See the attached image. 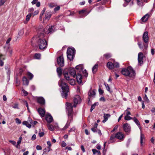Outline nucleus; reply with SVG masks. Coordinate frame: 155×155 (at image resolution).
<instances>
[{"label":"nucleus","instance_id":"f257e3e1","mask_svg":"<svg viewBox=\"0 0 155 155\" xmlns=\"http://www.w3.org/2000/svg\"><path fill=\"white\" fill-rule=\"evenodd\" d=\"M54 27V26L47 27L45 29L44 31H43L42 33H41L40 31L41 30H39L38 31V34H41L38 35L39 39L38 41L39 47L40 49H45L46 48L47 45L46 40L44 38L41 39V38L44 36V32L46 34L52 33L55 31Z\"/></svg>","mask_w":155,"mask_h":155},{"label":"nucleus","instance_id":"f03ea898","mask_svg":"<svg viewBox=\"0 0 155 155\" xmlns=\"http://www.w3.org/2000/svg\"><path fill=\"white\" fill-rule=\"evenodd\" d=\"M81 101V99L79 95H77L74 97V104L73 105L72 103H67L66 104V108L68 111V115L69 119H72L73 114V112L72 108L73 107H75L76 105L78 103H79Z\"/></svg>","mask_w":155,"mask_h":155},{"label":"nucleus","instance_id":"7ed1b4c3","mask_svg":"<svg viewBox=\"0 0 155 155\" xmlns=\"http://www.w3.org/2000/svg\"><path fill=\"white\" fill-rule=\"evenodd\" d=\"M76 69L77 71L78 72L76 76V79L78 84H82V76L81 74H83L84 75L85 77H87L88 76V73L86 70L84 69V68L83 65L80 64L77 66L76 67Z\"/></svg>","mask_w":155,"mask_h":155},{"label":"nucleus","instance_id":"20e7f679","mask_svg":"<svg viewBox=\"0 0 155 155\" xmlns=\"http://www.w3.org/2000/svg\"><path fill=\"white\" fill-rule=\"evenodd\" d=\"M58 84L61 87L63 91L61 95L63 97L66 98L68 96V93L69 91L68 86L64 82V79H61L59 81Z\"/></svg>","mask_w":155,"mask_h":155},{"label":"nucleus","instance_id":"39448f33","mask_svg":"<svg viewBox=\"0 0 155 155\" xmlns=\"http://www.w3.org/2000/svg\"><path fill=\"white\" fill-rule=\"evenodd\" d=\"M121 73L123 75L131 78H134L136 75L135 71L130 66L126 68H123Z\"/></svg>","mask_w":155,"mask_h":155},{"label":"nucleus","instance_id":"423d86ee","mask_svg":"<svg viewBox=\"0 0 155 155\" xmlns=\"http://www.w3.org/2000/svg\"><path fill=\"white\" fill-rule=\"evenodd\" d=\"M75 49L73 47L68 48L67 52L68 58L70 61L73 60L75 53Z\"/></svg>","mask_w":155,"mask_h":155},{"label":"nucleus","instance_id":"0eeeda50","mask_svg":"<svg viewBox=\"0 0 155 155\" xmlns=\"http://www.w3.org/2000/svg\"><path fill=\"white\" fill-rule=\"evenodd\" d=\"M143 41L145 43L144 45V48L145 49H147L148 46L149 41L148 33L147 31H145L143 33Z\"/></svg>","mask_w":155,"mask_h":155},{"label":"nucleus","instance_id":"6e6552de","mask_svg":"<svg viewBox=\"0 0 155 155\" xmlns=\"http://www.w3.org/2000/svg\"><path fill=\"white\" fill-rule=\"evenodd\" d=\"M51 16V13L50 12H46L45 14V17L43 19V22L46 23L50 19Z\"/></svg>","mask_w":155,"mask_h":155},{"label":"nucleus","instance_id":"1a4fd4ad","mask_svg":"<svg viewBox=\"0 0 155 155\" xmlns=\"http://www.w3.org/2000/svg\"><path fill=\"white\" fill-rule=\"evenodd\" d=\"M123 129L127 134H128L130 131V125L127 123L124 124L123 125Z\"/></svg>","mask_w":155,"mask_h":155},{"label":"nucleus","instance_id":"9d476101","mask_svg":"<svg viewBox=\"0 0 155 155\" xmlns=\"http://www.w3.org/2000/svg\"><path fill=\"white\" fill-rule=\"evenodd\" d=\"M57 61L58 64L59 66L61 67H63L64 66V61L62 55L60 56L57 58Z\"/></svg>","mask_w":155,"mask_h":155},{"label":"nucleus","instance_id":"9b49d317","mask_svg":"<svg viewBox=\"0 0 155 155\" xmlns=\"http://www.w3.org/2000/svg\"><path fill=\"white\" fill-rule=\"evenodd\" d=\"M47 126L48 129L51 131H53L55 129H57L58 127V125L57 123L55 124V125L54 126L51 124L49 123L47 124Z\"/></svg>","mask_w":155,"mask_h":155},{"label":"nucleus","instance_id":"f8f14e48","mask_svg":"<svg viewBox=\"0 0 155 155\" xmlns=\"http://www.w3.org/2000/svg\"><path fill=\"white\" fill-rule=\"evenodd\" d=\"M143 53L141 52H139L138 54V60L140 65L142 64L143 63Z\"/></svg>","mask_w":155,"mask_h":155},{"label":"nucleus","instance_id":"ddd939ff","mask_svg":"<svg viewBox=\"0 0 155 155\" xmlns=\"http://www.w3.org/2000/svg\"><path fill=\"white\" fill-rule=\"evenodd\" d=\"M69 73L73 77H76V71L74 68H70L69 69Z\"/></svg>","mask_w":155,"mask_h":155},{"label":"nucleus","instance_id":"4468645a","mask_svg":"<svg viewBox=\"0 0 155 155\" xmlns=\"http://www.w3.org/2000/svg\"><path fill=\"white\" fill-rule=\"evenodd\" d=\"M46 120L49 123L51 122L53 120V118L52 116L50 114H47L45 117Z\"/></svg>","mask_w":155,"mask_h":155},{"label":"nucleus","instance_id":"2eb2a0df","mask_svg":"<svg viewBox=\"0 0 155 155\" xmlns=\"http://www.w3.org/2000/svg\"><path fill=\"white\" fill-rule=\"evenodd\" d=\"M116 138L121 140L124 138V135L120 132H118L116 134Z\"/></svg>","mask_w":155,"mask_h":155},{"label":"nucleus","instance_id":"dca6fc26","mask_svg":"<svg viewBox=\"0 0 155 155\" xmlns=\"http://www.w3.org/2000/svg\"><path fill=\"white\" fill-rule=\"evenodd\" d=\"M37 101L38 103L41 105H44L45 104V100L42 97H39L37 98Z\"/></svg>","mask_w":155,"mask_h":155},{"label":"nucleus","instance_id":"f3484780","mask_svg":"<svg viewBox=\"0 0 155 155\" xmlns=\"http://www.w3.org/2000/svg\"><path fill=\"white\" fill-rule=\"evenodd\" d=\"M38 112L41 117H44L45 114V111L44 109L41 108H39L38 109Z\"/></svg>","mask_w":155,"mask_h":155},{"label":"nucleus","instance_id":"a211bd4d","mask_svg":"<svg viewBox=\"0 0 155 155\" xmlns=\"http://www.w3.org/2000/svg\"><path fill=\"white\" fill-rule=\"evenodd\" d=\"M85 12V10H82L79 11V14L81 15L80 18H81L87 15L88 14L87 13Z\"/></svg>","mask_w":155,"mask_h":155},{"label":"nucleus","instance_id":"6ab92c4d","mask_svg":"<svg viewBox=\"0 0 155 155\" xmlns=\"http://www.w3.org/2000/svg\"><path fill=\"white\" fill-rule=\"evenodd\" d=\"M110 116V115L109 114H104V120L102 121V122L104 123H105L106 122L109 117Z\"/></svg>","mask_w":155,"mask_h":155},{"label":"nucleus","instance_id":"aec40b11","mask_svg":"<svg viewBox=\"0 0 155 155\" xmlns=\"http://www.w3.org/2000/svg\"><path fill=\"white\" fill-rule=\"evenodd\" d=\"M149 17L150 15L148 13L147 14L141 18V20L143 22H145L147 20Z\"/></svg>","mask_w":155,"mask_h":155},{"label":"nucleus","instance_id":"412c9836","mask_svg":"<svg viewBox=\"0 0 155 155\" xmlns=\"http://www.w3.org/2000/svg\"><path fill=\"white\" fill-rule=\"evenodd\" d=\"M22 81L24 85H28V84L29 81L25 77H23Z\"/></svg>","mask_w":155,"mask_h":155},{"label":"nucleus","instance_id":"4be33fe9","mask_svg":"<svg viewBox=\"0 0 155 155\" xmlns=\"http://www.w3.org/2000/svg\"><path fill=\"white\" fill-rule=\"evenodd\" d=\"M95 91L94 90L93 91L90 90L88 93V95L90 97H94L95 96Z\"/></svg>","mask_w":155,"mask_h":155},{"label":"nucleus","instance_id":"5701e85b","mask_svg":"<svg viewBox=\"0 0 155 155\" xmlns=\"http://www.w3.org/2000/svg\"><path fill=\"white\" fill-rule=\"evenodd\" d=\"M107 67L110 69L114 68V63H112L111 62H108L107 64Z\"/></svg>","mask_w":155,"mask_h":155},{"label":"nucleus","instance_id":"b1692460","mask_svg":"<svg viewBox=\"0 0 155 155\" xmlns=\"http://www.w3.org/2000/svg\"><path fill=\"white\" fill-rule=\"evenodd\" d=\"M57 72L59 77H60L62 74V70L61 68H58L57 69Z\"/></svg>","mask_w":155,"mask_h":155},{"label":"nucleus","instance_id":"393cba45","mask_svg":"<svg viewBox=\"0 0 155 155\" xmlns=\"http://www.w3.org/2000/svg\"><path fill=\"white\" fill-rule=\"evenodd\" d=\"M31 15V13H29L26 16V20L24 22L25 24L27 23L29 20Z\"/></svg>","mask_w":155,"mask_h":155},{"label":"nucleus","instance_id":"a878e982","mask_svg":"<svg viewBox=\"0 0 155 155\" xmlns=\"http://www.w3.org/2000/svg\"><path fill=\"white\" fill-rule=\"evenodd\" d=\"M98 68V64H95L92 68V70L93 73H95Z\"/></svg>","mask_w":155,"mask_h":155},{"label":"nucleus","instance_id":"bb28decb","mask_svg":"<svg viewBox=\"0 0 155 155\" xmlns=\"http://www.w3.org/2000/svg\"><path fill=\"white\" fill-rule=\"evenodd\" d=\"M4 59V56L1 54H0V66H2L3 65V62L2 60Z\"/></svg>","mask_w":155,"mask_h":155},{"label":"nucleus","instance_id":"cd10ccee","mask_svg":"<svg viewBox=\"0 0 155 155\" xmlns=\"http://www.w3.org/2000/svg\"><path fill=\"white\" fill-rule=\"evenodd\" d=\"M23 124L26 125V126L28 127V128H30L31 127V124L29 123L28 122H27V121H24L23 122Z\"/></svg>","mask_w":155,"mask_h":155},{"label":"nucleus","instance_id":"c85d7f7f","mask_svg":"<svg viewBox=\"0 0 155 155\" xmlns=\"http://www.w3.org/2000/svg\"><path fill=\"white\" fill-rule=\"evenodd\" d=\"M133 120L138 126L140 125V122L137 118L135 117H134L133 118Z\"/></svg>","mask_w":155,"mask_h":155},{"label":"nucleus","instance_id":"c756f323","mask_svg":"<svg viewBox=\"0 0 155 155\" xmlns=\"http://www.w3.org/2000/svg\"><path fill=\"white\" fill-rule=\"evenodd\" d=\"M27 75L28 78L30 79L31 80L33 77V75L31 73L29 72H28L27 73Z\"/></svg>","mask_w":155,"mask_h":155},{"label":"nucleus","instance_id":"7c9ffc66","mask_svg":"<svg viewBox=\"0 0 155 155\" xmlns=\"http://www.w3.org/2000/svg\"><path fill=\"white\" fill-rule=\"evenodd\" d=\"M98 104V103H95L91 105L90 109L91 112H92L93 109H94L96 105Z\"/></svg>","mask_w":155,"mask_h":155},{"label":"nucleus","instance_id":"2f4dec72","mask_svg":"<svg viewBox=\"0 0 155 155\" xmlns=\"http://www.w3.org/2000/svg\"><path fill=\"white\" fill-rule=\"evenodd\" d=\"M133 118L128 115H126L124 117V119L126 120H129L133 119Z\"/></svg>","mask_w":155,"mask_h":155},{"label":"nucleus","instance_id":"473e14b6","mask_svg":"<svg viewBox=\"0 0 155 155\" xmlns=\"http://www.w3.org/2000/svg\"><path fill=\"white\" fill-rule=\"evenodd\" d=\"M64 75L65 78L67 80H69V77L68 76V73H64Z\"/></svg>","mask_w":155,"mask_h":155},{"label":"nucleus","instance_id":"72a5a7b5","mask_svg":"<svg viewBox=\"0 0 155 155\" xmlns=\"http://www.w3.org/2000/svg\"><path fill=\"white\" fill-rule=\"evenodd\" d=\"M24 33V31L23 29H21L20 31H19L18 32V35L19 36H21Z\"/></svg>","mask_w":155,"mask_h":155},{"label":"nucleus","instance_id":"f704fd0d","mask_svg":"<svg viewBox=\"0 0 155 155\" xmlns=\"http://www.w3.org/2000/svg\"><path fill=\"white\" fill-rule=\"evenodd\" d=\"M46 10V9L45 8H44L41 12V13L40 15V19H41L42 15H43L44 13H45Z\"/></svg>","mask_w":155,"mask_h":155},{"label":"nucleus","instance_id":"c9c22d12","mask_svg":"<svg viewBox=\"0 0 155 155\" xmlns=\"http://www.w3.org/2000/svg\"><path fill=\"white\" fill-rule=\"evenodd\" d=\"M119 67V64L118 63L114 62V68H118Z\"/></svg>","mask_w":155,"mask_h":155},{"label":"nucleus","instance_id":"e433bc0d","mask_svg":"<svg viewBox=\"0 0 155 155\" xmlns=\"http://www.w3.org/2000/svg\"><path fill=\"white\" fill-rule=\"evenodd\" d=\"M104 56L105 57L106 59H108L111 57V54L109 53L106 54L104 55Z\"/></svg>","mask_w":155,"mask_h":155},{"label":"nucleus","instance_id":"4c0bfd02","mask_svg":"<svg viewBox=\"0 0 155 155\" xmlns=\"http://www.w3.org/2000/svg\"><path fill=\"white\" fill-rule=\"evenodd\" d=\"M35 57L36 59H39L41 57V54H35Z\"/></svg>","mask_w":155,"mask_h":155},{"label":"nucleus","instance_id":"58836bf2","mask_svg":"<svg viewBox=\"0 0 155 155\" xmlns=\"http://www.w3.org/2000/svg\"><path fill=\"white\" fill-rule=\"evenodd\" d=\"M145 139L144 136L143 134H142L141 133H140V140L143 141Z\"/></svg>","mask_w":155,"mask_h":155},{"label":"nucleus","instance_id":"ea45409f","mask_svg":"<svg viewBox=\"0 0 155 155\" xmlns=\"http://www.w3.org/2000/svg\"><path fill=\"white\" fill-rule=\"evenodd\" d=\"M143 99L147 103H149V100L148 99L146 94H145V95L143 97Z\"/></svg>","mask_w":155,"mask_h":155},{"label":"nucleus","instance_id":"a19ab883","mask_svg":"<svg viewBox=\"0 0 155 155\" xmlns=\"http://www.w3.org/2000/svg\"><path fill=\"white\" fill-rule=\"evenodd\" d=\"M104 85L106 87V88L107 91L109 92L110 91V88L108 85L106 83H104Z\"/></svg>","mask_w":155,"mask_h":155},{"label":"nucleus","instance_id":"79ce46f5","mask_svg":"<svg viewBox=\"0 0 155 155\" xmlns=\"http://www.w3.org/2000/svg\"><path fill=\"white\" fill-rule=\"evenodd\" d=\"M93 153L94 154H95L96 153H98L99 154H100V152L97 151L96 149H94L92 150Z\"/></svg>","mask_w":155,"mask_h":155},{"label":"nucleus","instance_id":"37998d69","mask_svg":"<svg viewBox=\"0 0 155 155\" xmlns=\"http://www.w3.org/2000/svg\"><path fill=\"white\" fill-rule=\"evenodd\" d=\"M51 147H48L47 148L45 149V151H44V152L43 153V154H44L45 152L47 151V152H49L50 150H51V149L50 148Z\"/></svg>","mask_w":155,"mask_h":155},{"label":"nucleus","instance_id":"c03bdc74","mask_svg":"<svg viewBox=\"0 0 155 155\" xmlns=\"http://www.w3.org/2000/svg\"><path fill=\"white\" fill-rule=\"evenodd\" d=\"M116 138V135L114 136V135H112L110 137V140H111V143L113 142V140Z\"/></svg>","mask_w":155,"mask_h":155},{"label":"nucleus","instance_id":"a18cd8bd","mask_svg":"<svg viewBox=\"0 0 155 155\" xmlns=\"http://www.w3.org/2000/svg\"><path fill=\"white\" fill-rule=\"evenodd\" d=\"M56 5V4L54 3H51L49 5V6L50 8H53Z\"/></svg>","mask_w":155,"mask_h":155},{"label":"nucleus","instance_id":"49530a36","mask_svg":"<svg viewBox=\"0 0 155 155\" xmlns=\"http://www.w3.org/2000/svg\"><path fill=\"white\" fill-rule=\"evenodd\" d=\"M39 13V11L38 10L35 11L33 13H31V15H33V16L37 15Z\"/></svg>","mask_w":155,"mask_h":155},{"label":"nucleus","instance_id":"de8ad7c7","mask_svg":"<svg viewBox=\"0 0 155 155\" xmlns=\"http://www.w3.org/2000/svg\"><path fill=\"white\" fill-rule=\"evenodd\" d=\"M70 84L74 85L75 84V81L74 79H71L70 81Z\"/></svg>","mask_w":155,"mask_h":155},{"label":"nucleus","instance_id":"09e8293b","mask_svg":"<svg viewBox=\"0 0 155 155\" xmlns=\"http://www.w3.org/2000/svg\"><path fill=\"white\" fill-rule=\"evenodd\" d=\"M97 128H92L91 129V130L94 133H97Z\"/></svg>","mask_w":155,"mask_h":155},{"label":"nucleus","instance_id":"8fccbe9b","mask_svg":"<svg viewBox=\"0 0 155 155\" xmlns=\"http://www.w3.org/2000/svg\"><path fill=\"white\" fill-rule=\"evenodd\" d=\"M22 91L23 92L25 96H26L28 94V92L25 91V90L22 89Z\"/></svg>","mask_w":155,"mask_h":155},{"label":"nucleus","instance_id":"3c124183","mask_svg":"<svg viewBox=\"0 0 155 155\" xmlns=\"http://www.w3.org/2000/svg\"><path fill=\"white\" fill-rule=\"evenodd\" d=\"M44 134V133L43 132H40L39 133L38 135L40 137H43Z\"/></svg>","mask_w":155,"mask_h":155},{"label":"nucleus","instance_id":"603ef678","mask_svg":"<svg viewBox=\"0 0 155 155\" xmlns=\"http://www.w3.org/2000/svg\"><path fill=\"white\" fill-rule=\"evenodd\" d=\"M12 107L15 109H18V104H15L14 105L12 106Z\"/></svg>","mask_w":155,"mask_h":155},{"label":"nucleus","instance_id":"864d4df0","mask_svg":"<svg viewBox=\"0 0 155 155\" xmlns=\"http://www.w3.org/2000/svg\"><path fill=\"white\" fill-rule=\"evenodd\" d=\"M98 91L99 94L101 95L102 94L104 93L103 91L100 88L99 89Z\"/></svg>","mask_w":155,"mask_h":155},{"label":"nucleus","instance_id":"5fc2aeb1","mask_svg":"<svg viewBox=\"0 0 155 155\" xmlns=\"http://www.w3.org/2000/svg\"><path fill=\"white\" fill-rule=\"evenodd\" d=\"M34 11V9L33 8H31L29 9L28 12L32 13Z\"/></svg>","mask_w":155,"mask_h":155},{"label":"nucleus","instance_id":"6e6d98bb","mask_svg":"<svg viewBox=\"0 0 155 155\" xmlns=\"http://www.w3.org/2000/svg\"><path fill=\"white\" fill-rule=\"evenodd\" d=\"M66 146V144L64 141H62L61 143V146L64 147Z\"/></svg>","mask_w":155,"mask_h":155},{"label":"nucleus","instance_id":"4d7b16f0","mask_svg":"<svg viewBox=\"0 0 155 155\" xmlns=\"http://www.w3.org/2000/svg\"><path fill=\"white\" fill-rule=\"evenodd\" d=\"M69 124H68V123H67L65 125V126L63 128V129L64 130L67 128L69 127Z\"/></svg>","mask_w":155,"mask_h":155},{"label":"nucleus","instance_id":"13d9d810","mask_svg":"<svg viewBox=\"0 0 155 155\" xmlns=\"http://www.w3.org/2000/svg\"><path fill=\"white\" fill-rule=\"evenodd\" d=\"M36 148L38 150H40L42 149V147L39 145H37L36 147Z\"/></svg>","mask_w":155,"mask_h":155},{"label":"nucleus","instance_id":"bf43d9fd","mask_svg":"<svg viewBox=\"0 0 155 155\" xmlns=\"http://www.w3.org/2000/svg\"><path fill=\"white\" fill-rule=\"evenodd\" d=\"M21 140H18L17 142V145H16V147L17 148H18V146L19 145L20 143H21Z\"/></svg>","mask_w":155,"mask_h":155},{"label":"nucleus","instance_id":"052dcab7","mask_svg":"<svg viewBox=\"0 0 155 155\" xmlns=\"http://www.w3.org/2000/svg\"><path fill=\"white\" fill-rule=\"evenodd\" d=\"M60 8V7L59 6H58L54 8V10L56 12L57 11L59 10Z\"/></svg>","mask_w":155,"mask_h":155},{"label":"nucleus","instance_id":"680f3d73","mask_svg":"<svg viewBox=\"0 0 155 155\" xmlns=\"http://www.w3.org/2000/svg\"><path fill=\"white\" fill-rule=\"evenodd\" d=\"M138 45L139 47L140 48L142 49L143 48V46L142 45V44L140 43L139 42L138 43Z\"/></svg>","mask_w":155,"mask_h":155},{"label":"nucleus","instance_id":"e2e57ef3","mask_svg":"<svg viewBox=\"0 0 155 155\" xmlns=\"http://www.w3.org/2000/svg\"><path fill=\"white\" fill-rule=\"evenodd\" d=\"M15 121L18 124H20L21 122V120L18 118L15 119Z\"/></svg>","mask_w":155,"mask_h":155},{"label":"nucleus","instance_id":"0e129e2a","mask_svg":"<svg viewBox=\"0 0 155 155\" xmlns=\"http://www.w3.org/2000/svg\"><path fill=\"white\" fill-rule=\"evenodd\" d=\"M118 127V125H116L114 128L113 130L111 131V132H112L114 131L115 130H117Z\"/></svg>","mask_w":155,"mask_h":155},{"label":"nucleus","instance_id":"69168bd1","mask_svg":"<svg viewBox=\"0 0 155 155\" xmlns=\"http://www.w3.org/2000/svg\"><path fill=\"white\" fill-rule=\"evenodd\" d=\"M75 130V128L74 127H72L69 130V132H71L72 131H74Z\"/></svg>","mask_w":155,"mask_h":155},{"label":"nucleus","instance_id":"338daca9","mask_svg":"<svg viewBox=\"0 0 155 155\" xmlns=\"http://www.w3.org/2000/svg\"><path fill=\"white\" fill-rule=\"evenodd\" d=\"M100 101H102L103 102H104L105 101V100L104 98V97H101L99 99Z\"/></svg>","mask_w":155,"mask_h":155},{"label":"nucleus","instance_id":"774afa93","mask_svg":"<svg viewBox=\"0 0 155 155\" xmlns=\"http://www.w3.org/2000/svg\"><path fill=\"white\" fill-rule=\"evenodd\" d=\"M151 111L152 113H155V108L154 107H152L151 110Z\"/></svg>","mask_w":155,"mask_h":155}]
</instances>
